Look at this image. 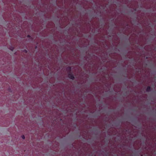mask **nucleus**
I'll return each mask as SVG.
<instances>
[{"label":"nucleus","instance_id":"obj_1","mask_svg":"<svg viewBox=\"0 0 156 156\" xmlns=\"http://www.w3.org/2000/svg\"><path fill=\"white\" fill-rule=\"evenodd\" d=\"M115 129L113 128H111L108 130V132H110V131H112V130L113 131L112 133H110L111 135H115L116 134V131L115 130Z\"/></svg>","mask_w":156,"mask_h":156},{"label":"nucleus","instance_id":"obj_2","mask_svg":"<svg viewBox=\"0 0 156 156\" xmlns=\"http://www.w3.org/2000/svg\"><path fill=\"white\" fill-rule=\"evenodd\" d=\"M68 76L69 78L70 79L73 80L74 79V77L73 76V75L70 73L69 74H68Z\"/></svg>","mask_w":156,"mask_h":156},{"label":"nucleus","instance_id":"obj_3","mask_svg":"<svg viewBox=\"0 0 156 156\" xmlns=\"http://www.w3.org/2000/svg\"><path fill=\"white\" fill-rule=\"evenodd\" d=\"M136 142H135L134 143V144L133 145V147H134L135 148V149H138L140 147V145H138L137 147H136L135 146V144H136Z\"/></svg>","mask_w":156,"mask_h":156},{"label":"nucleus","instance_id":"obj_4","mask_svg":"<svg viewBox=\"0 0 156 156\" xmlns=\"http://www.w3.org/2000/svg\"><path fill=\"white\" fill-rule=\"evenodd\" d=\"M66 70L68 71L70 73V71H71V67H67V68Z\"/></svg>","mask_w":156,"mask_h":156},{"label":"nucleus","instance_id":"obj_5","mask_svg":"<svg viewBox=\"0 0 156 156\" xmlns=\"http://www.w3.org/2000/svg\"><path fill=\"white\" fill-rule=\"evenodd\" d=\"M151 90V87L150 86H148L146 89L147 91H149Z\"/></svg>","mask_w":156,"mask_h":156},{"label":"nucleus","instance_id":"obj_6","mask_svg":"<svg viewBox=\"0 0 156 156\" xmlns=\"http://www.w3.org/2000/svg\"><path fill=\"white\" fill-rule=\"evenodd\" d=\"M21 137H22V138L23 139H25V137L24 136V135H23Z\"/></svg>","mask_w":156,"mask_h":156},{"label":"nucleus","instance_id":"obj_7","mask_svg":"<svg viewBox=\"0 0 156 156\" xmlns=\"http://www.w3.org/2000/svg\"><path fill=\"white\" fill-rule=\"evenodd\" d=\"M14 48L13 47H11L10 48V49L12 51L14 49Z\"/></svg>","mask_w":156,"mask_h":156},{"label":"nucleus","instance_id":"obj_8","mask_svg":"<svg viewBox=\"0 0 156 156\" xmlns=\"http://www.w3.org/2000/svg\"><path fill=\"white\" fill-rule=\"evenodd\" d=\"M131 32H128V33H126V34H127V35H128L129 34L131 33Z\"/></svg>","mask_w":156,"mask_h":156},{"label":"nucleus","instance_id":"obj_9","mask_svg":"<svg viewBox=\"0 0 156 156\" xmlns=\"http://www.w3.org/2000/svg\"><path fill=\"white\" fill-rule=\"evenodd\" d=\"M24 51L26 52V53H27V51L26 50H24Z\"/></svg>","mask_w":156,"mask_h":156},{"label":"nucleus","instance_id":"obj_10","mask_svg":"<svg viewBox=\"0 0 156 156\" xmlns=\"http://www.w3.org/2000/svg\"><path fill=\"white\" fill-rule=\"evenodd\" d=\"M27 36V37H30V35H28Z\"/></svg>","mask_w":156,"mask_h":156},{"label":"nucleus","instance_id":"obj_11","mask_svg":"<svg viewBox=\"0 0 156 156\" xmlns=\"http://www.w3.org/2000/svg\"><path fill=\"white\" fill-rule=\"evenodd\" d=\"M147 48V47H145V49H146Z\"/></svg>","mask_w":156,"mask_h":156},{"label":"nucleus","instance_id":"obj_12","mask_svg":"<svg viewBox=\"0 0 156 156\" xmlns=\"http://www.w3.org/2000/svg\"><path fill=\"white\" fill-rule=\"evenodd\" d=\"M141 156H143V155H141Z\"/></svg>","mask_w":156,"mask_h":156}]
</instances>
